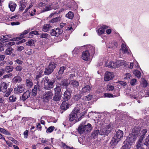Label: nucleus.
I'll use <instances>...</instances> for the list:
<instances>
[{
  "label": "nucleus",
  "mask_w": 149,
  "mask_h": 149,
  "mask_svg": "<svg viewBox=\"0 0 149 149\" xmlns=\"http://www.w3.org/2000/svg\"><path fill=\"white\" fill-rule=\"evenodd\" d=\"M143 129L140 127H134L131 134H130L126 139L124 141L122 146L123 149H130L133 148L132 143L136 140L137 137L141 136V131Z\"/></svg>",
  "instance_id": "1"
},
{
  "label": "nucleus",
  "mask_w": 149,
  "mask_h": 149,
  "mask_svg": "<svg viewBox=\"0 0 149 149\" xmlns=\"http://www.w3.org/2000/svg\"><path fill=\"white\" fill-rule=\"evenodd\" d=\"M80 109L77 106L74 108V110L69 116V120L71 121H74L75 122L81 120L83 114H80Z\"/></svg>",
  "instance_id": "2"
},
{
  "label": "nucleus",
  "mask_w": 149,
  "mask_h": 149,
  "mask_svg": "<svg viewBox=\"0 0 149 149\" xmlns=\"http://www.w3.org/2000/svg\"><path fill=\"white\" fill-rule=\"evenodd\" d=\"M123 132L120 130H118L116 132L115 135L113 138V139L110 143L111 148H114V146H116L118 143L123 138Z\"/></svg>",
  "instance_id": "3"
},
{
  "label": "nucleus",
  "mask_w": 149,
  "mask_h": 149,
  "mask_svg": "<svg viewBox=\"0 0 149 149\" xmlns=\"http://www.w3.org/2000/svg\"><path fill=\"white\" fill-rule=\"evenodd\" d=\"M8 85L5 82H2L0 85V91L4 93H6L4 95V97H8L12 91V89L10 88H8Z\"/></svg>",
  "instance_id": "4"
},
{
  "label": "nucleus",
  "mask_w": 149,
  "mask_h": 149,
  "mask_svg": "<svg viewBox=\"0 0 149 149\" xmlns=\"http://www.w3.org/2000/svg\"><path fill=\"white\" fill-rule=\"evenodd\" d=\"M147 129H143L141 131L140 133L141 136L136 145L137 149H142L143 148L142 141L144 138V135L147 132Z\"/></svg>",
  "instance_id": "5"
},
{
  "label": "nucleus",
  "mask_w": 149,
  "mask_h": 149,
  "mask_svg": "<svg viewBox=\"0 0 149 149\" xmlns=\"http://www.w3.org/2000/svg\"><path fill=\"white\" fill-rule=\"evenodd\" d=\"M56 66V64L54 62H50L48 66L45 69L44 74L45 75H49L53 72Z\"/></svg>",
  "instance_id": "6"
},
{
  "label": "nucleus",
  "mask_w": 149,
  "mask_h": 149,
  "mask_svg": "<svg viewBox=\"0 0 149 149\" xmlns=\"http://www.w3.org/2000/svg\"><path fill=\"white\" fill-rule=\"evenodd\" d=\"M111 130L110 125H107L104 128L101 129L100 130V135H107L111 132Z\"/></svg>",
  "instance_id": "7"
},
{
  "label": "nucleus",
  "mask_w": 149,
  "mask_h": 149,
  "mask_svg": "<svg viewBox=\"0 0 149 149\" xmlns=\"http://www.w3.org/2000/svg\"><path fill=\"white\" fill-rule=\"evenodd\" d=\"M122 63V61H118L115 62H110L108 63L107 66L109 68H115L119 67L120 65H121Z\"/></svg>",
  "instance_id": "8"
},
{
  "label": "nucleus",
  "mask_w": 149,
  "mask_h": 149,
  "mask_svg": "<svg viewBox=\"0 0 149 149\" xmlns=\"http://www.w3.org/2000/svg\"><path fill=\"white\" fill-rule=\"evenodd\" d=\"M55 82V79H52L47 83V85H45L44 88L47 90H49L52 88L54 86V84Z\"/></svg>",
  "instance_id": "9"
},
{
  "label": "nucleus",
  "mask_w": 149,
  "mask_h": 149,
  "mask_svg": "<svg viewBox=\"0 0 149 149\" xmlns=\"http://www.w3.org/2000/svg\"><path fill=\"white\" fill-rule=\"evenodd\" d=\"M72 91L69 88L67 89L64 92L63 98L65 100H68L70 99L71 97V93Z\"/></svg>",
  "instance_id": "10"
},
{
  "label": "nucleus",
  "mask_w": 149,
  "mask_h": 149,
  "mask_svg": "<svg viewBox=\"0 0 149 149\" xmlns=\"http://www.w3.org/2000/svg\"><path fill=\"white\" fill-rule=\"evenodd\" d=\"M62 32V31L57 28L55 29H52L50 33L51 36H58Z\"/></svg>",
  "instance_id": "11"
},
{
  "label": "nucleus",
  "mask_w": 149,
  "mask_h": 149,
  "mask_svg": "<svg viewBox=\"0 0 149 149\" xmlns=\"http://www.w3.org/2000/svg\"><path fill=\"white\" fill-rule=\"evenodd\" d=\"M53 94L52 92L48 91L46 92L43 96V99L45 100H48L52 98Z\"/></svg>",
  "instance_id": "12"
},
{
  "label": "nucleus",
  "mask_w": 149,
  "mask_h": 149,
  "mask_svg": "<svg viewBox=\"0 0 149 149\" xmlns=\"http://www.w3.org/2000/svg\"><path fill=\"white\" fill-rule=\"evenodd\" d=\"M114 77V74L113 72H109L107 71L104 77L105 81H107L112 79Z\"/></svg>",
  "instance_id": "13"
},
{
  "label": "nucleus",
  "mask_w": 149,
  "mask_h": 149,
  "mask_svg": "<svg viewBox=\"0 0 149 149\" xmlns=\"http://www.w3.org/2000/svg\"><path fill=\"white\" fill-rule=\"evenodd\" d=\"M90 53L88 50L83 52L82 53L81 58L85 61H87L89 59Z\"/></svg>",
  "instance_id": "14"
},
{
  "label": "nucleus",
  "mask_w": 149,
  "mask_h": 149,
  "mask_svg": "<svg viewBox=\"0 0 149 149\" xmlns=\"http://www.w3.org/2000/svg\"><path fill=\"white\" fill-rule=\"evenodd\" d=\"M121 47V48L120 49V53H121L122 52V53L123 54H129V52L128 50V47L126 46L125 44L122 43Z\"/></svg>",
  "instance_id": "15"
},
{
  "label": "nucleus",
  "mask_w": 149,
  "mask_h": 149,
  "mask_svg": "<svg viewBox=\"0 0 149 149\" xmlns=\"http://www.w3.org/2000/svg\"><path fill=\"white\" fill-rule=\"evenodd\" d=\"M86 123V121H84L79 125L78 128V131L80 134H82L85 132L84 125H85Z\"/></svg>",
  "instance_id": "16"
},
{
  "label": "nucleus",
  "mask_w": 149,
  "mask_h": 149,
  "mask_svg": "<svg viewBox=\"0 0 149 149\" xmlns=\"http://www.w3.org/2000/svg\"><path fill=\"white\" fill-rule=\"evenodd\" d=\"M24 86L22 85H20L15 88V91L16 93H19L23 92L24 91Z\"/></svg>",
  "instance_id": "17"
},
{
  "label": "nucleus",
  "mask_w": 149,
  "mask_h": 149,
  "mask_svg": "<svg viewBox=\"0 0 149 149\" xmlns=\"http://www.w3.org/2000/svg\"><path fill=\"white\" fill-rule=\"evenodd\" d=\"M108 27L106 26L103 25L100 27L97 31L98 35L100 36L104 33L105 29H107Z\"/></svg>",
  "instance_id": "18"
},
{
  "label": "nucleus",
  "mask_w": 149,
  "mask_h": 149,
  "mask_svg": "<svg viewBox=\"0 0 149 149\" xmlns=\"http://www.w3.org/2000/svg\"><path fill=\"white\" fill-rule=\"evenodd\" d=\"M62 87L60 84H57L56 87L54 88L55 94H59L61 91Z\"/></svg>",
  "instance_id": "19"
},
{
  "label": "nucleus",
  "mask_w": 149,
  "mask_h": 149,
  "mask_svg": "<svg viewBox=\"0 0 149 149\" xmlns=\"http://www.w3.org/2000/svg\"><path fill=\"white\" fill-rule=\"evenodd\" d=\"M31 92L28 90L25 92L23 94L22 97V99L23 101H24L28 98L30 96Z\"/></svg>",
  "instance_id": "20"
},
{
  "label": "nucleus",
  "mask_w": 149,
  "mask_h": 149,
  "mask_svg": "<svg viewBox=\"0 0 149 149\" xmlns=\"http://www.w3.org/2000/svg\"><path fill=\"white\" fill-rule=\"evenodd\" d=\"M53 4L52 3L50 5L47 6H46L45 8H44L42 10V12H44L45 11H48L52 10V9H54L56 10V9H58V7H57L56 8H55L53 6Z\"/></svg>",
  "instance_id": "21"
},
{
  "label": "nucleus",
  "mask_w": 149,
  "mask_h": 149,
  "mask_svg": "<svg viewBox=\"0 0 149 149\" xmlns=\"http://www.w3.org/2000/svg\"><path fill=\"white\" fill-rule=\"evenodd\" d=\"M70 82L68 79H64L61 81L60 83V85L63 87H67L70 84Z\"/></svg>",
  "instance_id": "22"
},
{
  "label": "nucleus",
  "mask_w": 149,
  "mask_h": 149,
  "mask_svg": "<svg viewBox=\"0 0 149 149\" xmlns=\"http://www.w3.org/2000/svg\"><path fill=\"white\" fill-rule=\"evenodd\" d=\"M8 5L11 11H14L17 6V4L13 2H10Z\"/></svg>",
  "instance_id": "23"
},
{
  "label": "nucleus",
  "mask_w": 149,
  "mask_h": 149,
  "mask_svg": "<svg viewBox=\"0 0 149 149\" xmlns=\"http://www.w3.org/2000/svg\"><path fill=\"white\" fill-rule=\"evenodd\" d=\"M91 87L89 85H86L82 88L81 92L82 93H88L91 90Z\"/></svg>",
  "instance_id": "24"
},
{
  "label": "nucleus",
  "mask_w": 149,
  "mask_h": 149,
  "mask_svg": "<svg viewBox=\"0 0 149 149\" xmlns=\"http://www.w3.org/2000/svg\"><path fill=\"white\" fill-rule=\"evenodd\" d=\"M52 28V26L49 24H45L43 27L42 30L45 32H47Z\"/></svg>",
  "instance_id": "25"
},
{
  "label": "nucleus",
  "mask_w": 149,
  "mask_h": 149,
  "mask_svg": "<svg viewBox=\"0 0 149 149\" xmlns=\"http://www.w3.org/2000/svg\"><path fill=\"white\" fill-rule=\"evenodd\" d=\"M69 104L65 101L63 102L61 106V109L65 110L69 107Z\"/></svg>",
  "instance_id": "26"
},
{
  "label": "nucleus",
  "mask_w": 149,
  "mask_h": 149,
  "mask_svg": "<svg viewBox=\"0 0 149 149\" xmlns=\"http://www.w3.org/2000/svg\"><path fill=\"white\" fill-rule=\"evenodd\" d=\"M84 126L85 132H90L92 130V127L90 123H88L87 125L85 124Z\"/></svg>",
  "instance_id": "27"
},
{
  "label": "nucleus",
  "mask_w": 149,
  "mask_h": 149,
  "mask_svg": "<svg viewBox=\"0 0 149 149\" xmlns=\"http://www.w3.org/2000/svg\"><path fill=\"white\" fill-rule=\"evenodd\" d=\"M70 83L71 85L74 88H77L79 86V82L74 80H71Z\"/></svg>",
  "instance_id": "28"
},
{
  "label": "nucleus",
  "mask_w": 149,
  "mask_h": 149,
  "mask_svg": "<svg viewBox=\"0 0 149 149\" xmlns=\"http://www.w3.org/2000/svg\"><path fill=\"white\" fill-rule=\"evenodd\" d=\"M22 80L21 77L19 76L15 77L13 79V82L14 83L16 84L19 83Z\"/></svg>",
  "instance_id": "29"
},
{
  "label": "nucleus",
  "mask_w": 149,
  "mask_h": 149,
  "mask_svg": "<svg viewBox=\"0 0 149 149\" xmlns=\"http://www.w3.org/2000/svg\"><path fill=\"white\" fill-rule=\"evenodd\" d=\"M27 5V3L25 1H22L21 3L20 7L19 8V10L21 11H22L24 9V8Z\"/></svg>",
  "instance_id": "30"
},
{
  "label": "nucleus",
  "mask_w": 149,
  "mask_h": 149,
  "mask_svg": "<svg viewBox=\"0 0 149 149\" xmlns=\"http://www.w3.org/2000/svg\"><path fill=\"white\" fill-rule=\"evenodd\" d=\"M26 85L29 88L31 87L33 85V83L31 80L30 79H26Z\"/></svg>",
  "instance_id": "31"
},
{
  "label": "nucleus",
  "mask_w": 149,
  "mask_h": 149,
  "mask_svg": "<svg viewBox=\"0 0 149 149\" xmlns=\"http://www.w3.org/2000/svg\"><path fill=\"white\" fill-rule=\"evenodd\" d=\"M15 44V43L14 42H11L8 43L3 42V45H3V46L5 45V47H7L14 45Z\"/></svg>",
  "instance_id": "32"
},
{
  "label": "nucleus",
  "mask_w": 149,
  "mask_h": 149,
  "mask_svg": "<svg viewBox=\"0 0 149 149\" xmlns=\"http://www.w3.org/2000/svg\"><path fill=\"white\" fill-rule=\"evenodd\" d=\"M13 68L12 66H6L5 68L4 72H6L7 73L13 71Z\"/></svg>",
  "instance_id": "33"
},
{
  "label": "nucleus",
  "mask_w": 149,
  "mask_h": 149,
  "mask_svg": "<svg viewBox=\"0 0 149 149\" xmlns=\"http://www.w3.org/2000/svg\"><path fill=\"white\" fill-rule=\"evenodd\" d=\"M0 132L10 136L11 135L10 133L8 131H7L4 129L0 128Z\"/></svg>",
  "instance_id": "34"
},
{
  "label": "nucleus",
  "mask_w": 149,
  "mask_h": 149,
  "mask_svg": "<svg viewBox=\"0 0 149 149\" xmlns=\"http://www.w3.org/2000/svg\"><path fill=\"white\" fill-rule=\"evenodd\" d=\"M117 43L116 42H114L111 43V45L109 46H108V47L109 48L114 49L117 47Z\"/></svg>",
  "instance_id": "35"
},
{
  "label": "nucleus",
  "mask_w": 149,
  "mask_h": 149,
  "mask_svg": "<svg viewBox=\"0 0 149 149\" xmlns=\"http://www.w3.org/2000/svg\"><path fill=\"white\" fill-rule=\"evenodd\" d=\"M61 99V96L59 94H55L53 97V100L56 101H59Z\"/></svg>",
  "instance_id": "36"
},
{
  "label": "nucleus",
  "mask_w": 149,
  "mask_h": 149,
  "mask_svg": "<svg viewBox=\"0 0 149 149\" xmlns=\"http://www.w3.org/2000/svg\"><path fill=\"white\" fill-rule=\"evenodd\" d=\"M33 35H40V34H39L38 33V31H31L29 33V37L32 38V37L33 36Z\"/></svg>",
  "instance_id": "37"
},
{
  "label": "nucleus",
  "mask_w": 149,
  "mask_h": 149,
  "mask_svg": "<svg viewBox=\"0 0 149 149\" xmlns=\"http://www.w3.org/2000/svg\"><path fill=\"white\" fill-rule=\"evenodd\" d=\"M79 51V50L78 47H75L74 49L72 51V53L74 56H76Z\"/></svg>",
  "instance_id": "38"
},
{
  "label": "nucleus",
  "mask_w": 149,
  "mask_h": 149,
  "mask_svg": "<svg viewBox=\"0 0 149 149\" xmlns=\"http://www.w3.org/2000/svg\"><path fill=\"white\" fill-rule=\"evenodd\" d=\"M92 135L93 136H96L99 135H100V131H99L98 130H94L92 132Z\"/></svg>",
  "instance_id": "39"
},
{
  "label": "nucleus",
  "mask_w": 149,
  "mask_h": 149,
  "mask_svg": "<svg viewBox=\"0 0 149 149\" xmlns=\"http://www.w3.org/2000/svg\"><path fill=\"white\" fill-rule=\"evenodd\" d=\"M66 16L68 18L72 19L74 16L73 13L71 11H69L68 14H67Z\"/></svg>",
  "instance_id": "40"
},
{
  "label": "nucleus",
  "mask_w": 149,
  "mask_h": 149,
  "mask_svg": "<svg viewBox=\"0 0 149 149\" xmlns=\"http://www.w3.org/2000/svg\"><path fill=\"white\" fill-rule=\"evenodd\" d=\"M88 47L89 48V50L90 51L91 53L93 54H94L95 52V47L93 46L90 45L88 46Z\"/></svg>",
  "instance_id": "41"
},
{
  "label": "nucleus",
  "mask_w": 149,
  "mask_h": 149,
  "mask_svg": "<svg viewBox=\"0 0 149 149\" xmlns=\"http://www.w3.org/2000/svg\"><path fill=\"white\" fill-rule=\"evenodd\" d=\"M6 143L9 146L12 147L13 146V147L14 149H19L18 147L17 146L15 145H13L12 143L11 142L6 141Z\"/></svg>",
  "instance_id": "42"
},
{
  "label": "nucleus",
  "mask_w": 149,
  "mask_h": 149,
  "mask_svg": "<svg viewBox=\"0 0 149 149\" xmlns=\"http://www.w3.org/2000/svg\"><path fill=\"white\" fill-rule=\"evenodd\" d=\"M133 73L138 78H140L141 73L139 71L136 70L134 71Z\"/></svg>",
  "instance_id": "43"
},
{
  "label": "nucleus",
  "mask_w": 149,
  "mask_h": 149,
  "mask_svg": "<svg viewBox=\"0 0 149 149\" xmlns=\"http://www.w3.org/2000/svg\"><path fill=\"white\" fill-rule=\"evenodd\" d=\"M61 18V17L59 16V17L53 18L51 20L50 22L52 23H54L57 21H59L60 20Z\"/></svg>",
  "instance_id": "44"
},
{
  "label": "nucleus",
  "mask_w": 149,
  "mask_h": 149,
  "mask_svg": "<svg viewBox=\"0 0 149 149\" xmlns=\"http://www.w3.org/2000/svg\"><path fill=\"white\" fill-rule=\"evenodd\" d=\"M92 98V95H88L87 96H84L83 98V99L86 101H89Z\"/></svg>",
  "instance_id": "45"
},
{
  "label": "nucleus",
  "mask_w": 149,
  "mask_h": 149,
  "mask_svg": "<svg viewBox=\"0 0 149 149\" xmlns=\"http://www.w3.org/2000/svg\"><path fill=\"white\" fill-rule=\"evenodd\" d=\"M66 69V67L65 66H63L61 67L60 68L58 72L59 74H62L63 72Z\"/></svg>",
  "instance_id": "46"
},
{
  "label": "nucleus",
  "mask_w": 149,
  "mask_h": 149,
  "mask_svg": "<svg viewBox=\"0 0 149 149\" xmlns=\"http://www.w3.org/2000/svg\"><path fill=\"white\" fill-rule=\"evenodd\" d=\"M17 98L15 96L13 95L10 96L9 97V100L11 102H13L16 101Z\"/></svg>",
  "instance_id": "47"
},
{
  "label": "nucleus",
  "mask_w": 149,
  "mask_h": 149,
  "mask_svg": "<svg viewBox=\"0 0 149 149\" xmlns=\"http://www.w3.org/2000/svg\"><path fill=\"white\" fill-rule=\"evenodd\" d=\"M40 38L45 39H47L49 36L48 34L46 33H40Z\"/></svg>",
  "instance_id": "48"
},
{
  "label": "nucleus",
  "mask_w": 149,
  "mask_h": 149,
  "mask_svg": "<svg viewBox=\"0 0 149 149\" xmlns=\"http://www.w3.org/2000/svg\"><path fill=\"white\" fill-rule=\"evenodd\" d=\"M136 83L137 81L135 79H132L130 81V84L131 86H134L136 84Z\"/></svg>",
  "instance_id": "49"
},
{
  "label": "nucleus",
  "mask_w": 149,
  "mask_h": 149,
  "mask_svg": "<svg viewBox=\"0 0 149 149\" xmlns=\"http://www.w3.org/2000/svg\"><path fill=\"white\" fill-rule=\"evenodd\" d=\"M30 31L29 29H27L26 30H25L22 33V34H21L20 35V37L22 38L24 37V35H26Z\"/></svg>",
  "instance_id": "50"
},
{
  "label": "nucleus",
  "mask_w": 149,
  "mask_h": 149,
  "mask_svg": "<svg viewBox=\"0 0 149 149\" xmlns=\"http://www.w3.org/2000/svg\"><path fill=\"white\" fill-rule=\"evenodd\" d=\"M12 52V49L11 48H8L5 51V53L7 55H10Z\"/></svg>",
  "instance_id": "51"
},
{
  "label": "nucleus",
  "mask_w": 149,
  "mask_h": 149,
  "mask_svg": "<svg viewBox=\"0 0 149 149\" xmlns=\"http://www.w3.org/2000/svg\"><path fill=\"white\" fill-rule=\"evenodd\" d=\"M61 146L63 148H67L68 149H72L73 148V147H72L71 148H70L69 146L66 145L65 143L63 142L61 143Z\"/></svg>",
  "instance_id": "52"
},
{
  "label": "nucleus",
  "mask_w": 149,
  "mask_h": 149,
  "mask_svg": "<svg viewBox=\"0 0 149 149\" xmlns=\"http://www.w3.org/2000/svg\"><path fill=\"white\" fill-rule=\"evenodd\" d=\"M104 97H115L113 94L109 93H105L104 94Z\"/></svg>",
  "instance_id": "53"
},
{
  "label": "nucleus",
  "mask_w": 149,
  "mask_h": 149,
  "mask_svg": "<svg viewBox=\"0 0 149 149\" xmlns=\"http://www.w3.org/2000/svg\"><path fill=\"white\" fill-rule=\"evenodd\" d=\"M55 127L53 126H51L49 127L47 130L46 132L50 133L52 132L54 129Z\"/></svg>",
  "instance_id": "54"
},
{
  "label": "nucleus",
  "mask_w": 149,
  "mask_h": 149,
  "mask_svg": "<svg viewBox=\"0 0 149 149\" xmlns=\"http://www.w3.org/2000/svg\"><path fill=\"white\" fill-rule=\"evenodd\" d=\"M23 69L22 67L20 65H18L16 67L15 69L16 71L18 72H21Z\"/></svg>",
  "instance_id": "55"
},
{
  "label": "nucleus",
  "mask_w": 149,
  "mask_h": 149,
  "mask_svg": "<svg viewBox=\"0 0 149 149\" xmlns=\"http://www.w3.org/2000/svg\"><path fill=\"white\" fill-rule=\"evenodd\" d=\"M148 83L147 81L143 79L142 81V86L143 87H145L148 85Z\"/></svg>",
  "instance_id": "56"
},
{
  "label": "nucleus",
  "mask_w": 149,
  "mask_h": 149,
  "mask_svg": "<svg viewBox=\"0 0 149 149\" xmlns=\"http://www.w3.org/2000/svg\"><path fill=\"white\" fill-rule=\"evenodd\" d=\"M34 42V40L31 39L26 42V45L29 46L32 45Z\"/></svg>",
  "instance_id": "57"
},
{
  "label": "nucleus",
  "mask_w": 149,
  "mask_h": 149,
  "mask_svg": "<svg viewBox=\"0 0 149 149\" xmlns=\"http://www.w3.org/2000/svg\"><path fill=\"white\" fill-rule=\"evenodd\" d=\"M114 88V86L111 84H108L107 86V89L109 91H112Z\"/></svg>",
  "instance_id": "58"
},
{
  "label": "nucleus",
  "mask_w": 149,
  "mask_h": 149,
  "mask_svg": "<svg viewBox=\"0 0 149 149\" xmlns=\"http://www.w3.org/2000/svg\"><path fill=\"white\" fill-rule=\"evenodd\" d=\"M49 79L47 77H45L43 78L42 81L44 82V85H45V83H47L49 81Z\"/></svg>",
  "instance_id": "59"
},
{
  "label": "nucleus",
  "mask_w": 149,
  "mask_h": 149,
  "mask_svg": "<svg viewBox=\"0 0 149 149\" xmlns=\"http://www.w3.org/2000/svg\"><path fill=\"white\" fill-rule=\"evenodd\" d=\"M144 144L146 146L149 145V134L146 139L145 142L144 143Z\"/></svg>",
  "instance_id": "60"
},
{
  "label": "nucleus",
  "mask_w": 149,
  "mask_h": 149,
  "mask_svg": "<svg viewBox=\"0 0 149 149\" xmlns=\"http://www.w3.org/2000/svg\"><path fill=\"white\" fill-rule=\"evenodd\" d=\"M127 95L128 96L130 97L132 99H136L137 98H138V97H137L136 96H134L132 95H131L129 93L127 94Z\"/></svg>",
  "instance_id": "61"
},
{
  "label": "nucleus",
  "mask_w": 149,
  "mask_h": 149,
  "mask_svg": "<svg viewBox=\"0 0 149 149\" xmlns=\"http://www.w3.org/2000/svg\"><path fill=\"white\" fill-rule=\"evenodd\" d=\"M37 90L36 89L33 88L32 90V95L33 96L36 95Z\"/></svg>",
  "instance_id": "62"
},
{
  "label": "nucleus",
  "mask_w": 149,
  "mask_h": 149,
  "mask_svg": "<svg viewBox=\"0 0 149 149\" xmlns=\"http://www.w3.org/2000/svg\"><path fill=\"white\" fill-rule=\"evenodd\" d=\"M15 62H16L19 65H21L23 63V62L22 61L18 59L16 60L15 61Z\"/></svg>",
  "instance_id": "63"
},
{
  "label": "nucleus",
  "mask_w": 149,
  "mask_h": 149,
  "mask_svg": "<svg viewBox=\"0 0 149 149\" xmlns=\"http://www.w3.org/2000/svg\"><path fill=\"white\" fill-rule=\"evenodd\" d=\"M28 131L27 130L25 131L24 132V138H27L28 134Z\"/></svg>",
  "instance_id": "64"
}]
</instances>
